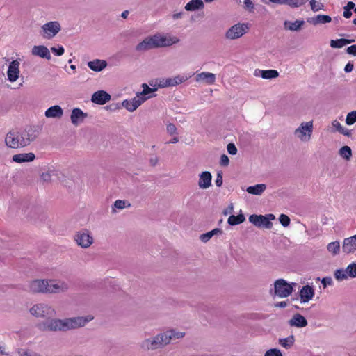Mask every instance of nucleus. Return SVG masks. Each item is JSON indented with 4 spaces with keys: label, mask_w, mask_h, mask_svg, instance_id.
<instances>
[{
    "label": "nucleus",
    "mask_w": 356,
    "mask_h": 356,
    "mask_svg": "<svg viewBox=\"0 0 356 356\" xmlns=\"http://www.w3.org/2000/svg\"><path fill=\"white\" fill-rule=\"evenodd\" d=\"M31 316L44 318L56 315V309L50 305L40 302L33 305L29 309ZM94 319L88 314L83 316H74L65 318H48L37 324V327L42 332H67L86 326Z\"/></svg>",
    "instance_id": "1"
},
{
    "label": "nucleus",
    "mask_w": 356,
    "mask_h": 356,
    "mask_svg": "<svg viewBox=\"0 0 356 356\" xmlns=\"http://www.w3.org/2000/svg\"><path fill=\"white\" fill-rule=\"evenodd\" d=\"M40 134L38 126L30 125L22 130H12L6 134L4 143L10 149H21L29 146Z\"/></svg>",
    "instance_id": "2"
},
{
    "label": "nucleus",
    "mask_w": 356,
    "mask_h": 356,
    "mask_svg": "<svg viewBox=\"0 0 356 356\" xmlns=\"http://www.w3.org/2000/svg\"><path fill=\"white\" fill-rule=\"evenodd\" d=\"M186 335V332L177 329L170 328L157 334L143 339L140 343V348L144 350H155L163 349L172 341L181 339Z\"/></svg>",
    "instance_id": "3"
},
{
    "label": "nucleus",
    "mask_w": 356,
    "mask_h": 356,
    "mask_svg": "<svg viewBox=\"0 0 356 356\" xmlns=\"http://www.w3.org/2000/svg\"><path fill=\"white\" fill-rule=\"evenodd\" d=\"M143 90L138 92L136 96L130 99H124L122 102V106L129 112H134L145 102L150 98L155 97L154 92L157 90L156 88H151L147 83L141 85Z\"/></svg>",
    "instance_id": "4"
},
{
    "label": "nucleus",
    "mask_w": 356,
    "mask_h": 356,
    "mask_svg": "<svg viewBox=\"0 0 356 356\" xmlns=\"http://www.w3.org/2000/svg\"><path fill=\"white\" fill-rule=\"evenodd\" d=\"M296 282H288L284 279H277L274 282L273 288L270 289L272 296L285 298L291 296L296 286Z\"/></svg>",
    "instance_id": "5"
},
{
    "label": "nucleus",
    "mask_w": 356,
    "mask_h": 356,
    "mask_svg": "<svg viewBox=\"0 0 356 356\" xmlns=\"http://www.w3.org/2000/svg\"><path fill=\"white\" fill-rule=\"evenodd\" d=\"M314 131L312 120L302 122L293 131V135L301 143H308L311 140Z\"/></svg>",
    "instance_id": "6"
},
{
    "label": "nucleus",
    "mask_w": 356,
    "mask_h": 356,
    "mask_svg": "<svg viewBox=\"0 0 356 356\" xmlns=\"http://www.w3.org/2000/svg\"><path fill=\"white\" fill-rule=\"evenodd\" d=\"M250 25L248 23H237L229 27L225 33L227 40H234L243 37L248 32Z\"/></svg>",
    "instance_id": "7"
},
{
    "label": "nucleus",
    "mask_w": 356,
    "mask_h": 356,
    "mask_svg": "<svg viewBox=\"0 0 356 356\" xmlns=\"http://www.w3.org/2000/svg\"><path fill=\"white\" fill-rule=\"evenodd\" d=\"M275 216L274 214L270 213L266 216L263 215H250L248 218L249 221L257 227H264L270 229L273 226L271 220H274Z\"/></svg>",
    "instance_id": "8"
},
{
    "label": "nucleus",
    "mask_w": 356,
    "mask_h": 356,
    "mask_svg": "<svg viewBox=\"0 0 356 356\" xmlns=\"http://www.w3.org/2000/svg\"><path fill=\"white\" fill-rule=\"evenodd\" d=\"M47 294L63 293L70 289L67 282L63 280L47 279Z\"/></svg>",
    "instance_id": "9"
},
{
    "label": "nucleus",
    "mask_w": 356,
    "mask_h": 356,
    "mask_svg": "<svg viewBox=\"0 0 356 356\" xmlns=\"http://www.w3.org/2000/svg\"><path fill=\"white\" fill-rule=\"evenodd\" d=\"M74 239L76 243L82 248H88L94 242L91 233L87 229H83L75 233Z\"/></svg>",
    "instance_id": "10"
},
{
    "label": "nucleus",
    "mask_w": 356,
    "mask_h": 356,
    "mask_svg": "<svg viewBox=\"0 0 356 356\" xmlns=\"http://www.w3.org/2000/svg\"><path fill=\"white\" fill-rule=\"evenodd\" d=\"M47 279H35L30 281L27 290L32 293L47 294Z\"/></svg>",
    "instance_id": "11"
},
{
    "label": "nucleus",
    "mask_w": 356,
    "mask_h": 356,
    "mask_svg": "<svg viewBox=\"0 0 356 356\" xmlns=\"http://www.w3.org/2000/svg\"><path fill=\"white\" fill-rule=\"evenodd\" d=\"M154 37L158 48L170 47L179 42V39L177 36L168 33H159L154 34Z\"/></svg>",
    "instance_id": "12"
},
{
    "label": "nucleus",
    "mask_w": 356,
    "mask_h": 356,
    "mask_svg": "<svg viewBox=\"0 0 356 356\" xmlns=\"http://www.w3.org/2000/svg\"><path fill=\"white\" fill-rule=\"evenodd\" d=\"M41 29L42 37L46 39H51L60 31V25L58 22L53 21L44 24Z\"/></svg>",
    "instance_id": "13"
},
{
    "label": "nucleus",
    "mask_w": 356,
    "mask_h": 356,
    "mask_svg": "<svg viewBox=\"0 0 356 356\" xmlns=\"http://www.w3.org/2000/svg\"><path fill=\"white\" fill-rule=\"evenodd\" d=\"M19 65L20 63L17 60H14L9 63L6 74L7 79L10 83H14L19 79L20 74Z\"/></svg>",
    "instance_id": "14"
},
{
    "label": "nucleus",
    "mask_w": 356,
    "mask_h": 356,
    "mask_svg": "<svg viewBox=\"0 0 356 356\" xmlns=\"http://www.w3.org/2000/svg\"><path fill=\"white\" fill-rule=\"evenodd\" d=\"M156 48L158 47L154 35L146 37L136 46V50L138 52H145Z\"/></svg>",
    "instance_id": "15"
},
{
    "label": "nucleus",
    "mask_w": 356,
    "mask_h": 356,
    "mask_svg": "<svg viewBox=\"0 0 356 356\" xmlns=\"http://www.w3.org/2000/svg\"><path fill=\"white\" fill-rule=\"evenodd\" d=\"M264 4L274 3L277 5H287L291 8L304 6L309 0H260Z\"/></svg>",
    "instance_id": "16"
},
{
    "label": "nucleus",
    "mask_w": 356,
    "mask_h": 356,
    "mask_svg": "<svg viewBox=\"0 0 356 356\" xmlns=\"http://www.w3.org/2000/svg\"><path fill=\"white\" fill-rule=\"evenodd\" d=\"M315 295V290L312 286L307 284L303 286L299 291L300 302L305 304L311 301Z\"/></svg>",
    "instance_id": "17"
},
{
    "label": "nucleus",
    "mask_w": 356,
    "mask_h": 356,
    "mask_svg": "<svg viewBox=\"0 0 356 356\" xmlns=\"http://www.w3.org/2000/svg\"><path fill=\"white\" fill-rule=\"evenodd\" d=\"M87 117L88 114L84 113L81 108H74L72 111L70 120L74 126L77 127L81 124Z\"/></svg>",
    "instance_id": "18"
},
{
    "label": "nucleus",
    "mask_w": 356,
    "mask_h": 356,
    "mask_svg": "<svg viewBox=\"0 0 356 356\" xmlns=\"http://www.w3.org/2000/svg\"><path fill=\"white\" fill-rule=\"evenodd\" d=\"M212 175L209 171H203L198 175L197 185L200 189L205 190L211 186Z\"/></svg>",
    "instance_id": "19"
},
{
    "label": "nucleus",
    "mask_w": 356,
    "mask_h": 356,
    "mask_svg": "<svg viewBox=\"0 0 356 356\" xmlns=\"http://www.w3.org/2000/svg\"><path fill=\"white\" fill-rule=\"evenodd\" d=\"M195 80L197 83L212 85L216 82V75L211 72H202L196 74Z\"/></svg>",
    "instance_id": "20"
},
{
    "label": "nucleus",
    "mask_w": 356,
    "mask_h": 356,
    "mask_svg": "<svg viewBox=\"0 0 356 356\" xmlns=\"http://www.w3.org/2000/svg\"><path fill=\"white\" fill-rule=\"evenodd\" d=\"M342 251L346 254H352L356 252V234L355 236L346 238L343 241Z\"/></svg>",
    "instance_id": "21"
},
{
    "label": "nucleus",
    "mask_w": 356,
    "mask_h": 356,
    "mask_svg": "<svg viewBox=\"0 0 356 356\" xmlns=\"http://www.w3.org/2000/svg\"><path fill=\"white\" fill-rule=\"evenodd\" d=\"M111 95L104 90L95 92L91 97V101L97 104L103 105L111 100Z\"/></svg>",
    "instance_id": "22"
},
{
    "label": "nucleus",
    "mask_w": 356,
    "mask_h": 356,
    "mask_svg": "<svg viewBox=\"0 0 356 356\" xmlns=\"http://www.w3.org/2000/svg\"><path fill=\"white\" fill-rule=\"evenodd\" d=\"M288 324L291 327L297 328H302L307 325L308 323L307 319L301 314H295L288 321Z\"/></svg>",
    "instance_id": "23"
},
{
    "label": "nucleus",
    "mask_w": 356,
    "mask_h": 356,
    "mask_svg": "<svg viewBox=\"0 0 356 356\" xmlns=\"http://www.w3.org/2000/svg\"><path fill=\"white\" fill-rule=\"evenodd\" d=\"M254 76L264 79H273L279 76V72L276 70L257 69L254 72Z\"/></svg>",
    "instance_id": "24"
},
{
    "label": "nucleus",
    "mask_w": 356,
    "mask_h": 356,
    "mask_svg": "<svg viewBox=\"0 0 356 356\" xmlns=\"http://www.w3.org/2000/svg\"><path fill=\"white\" fill-rule=\"evenodd\" d=\"M35 159V155L33 152L20 153L12 156V161L17 163L32 162Z\"/></svg>",
    "instance_id": "25"
},
{
    "label": "nucleus",
    "mask_w": 356,
    "mask_h": 356,
    "mask_svg": "<svg viewBox=\"0 0 356 356\" xmlns=\"http://www.w3.org/2000/svg\"><path fill=\"white\" fill-rule=\"evenodd\" d=\"M31 54L47 60L51 59V54L48 48L44 45H35L31 49Z\"/></svg>",
    "instance_id": "26"
},
{
    "label": "nucleus",
    "mask_w": 356,
    "mask_h": 356,
    "mask_svg": "<svg viewBox=\"0 0 356 356\" xmlns=\"http://www.w3.org/2000/svg\"><path fill=\"white\" fill-rule=\"evenodd\" d=\"M44 115L47 118H60L63 115V110L58 105H54L45 111Z\"/></svg>",
    "instance_id": "27"
},
{
    "label": "nucleus",
    "mask_w": 356,
    "mask_h": 356,
    "mask_svg": "<svg viewBox=\"0 0 356 356\" xmlns=\"http://www.w3.org/2000/svg\"><path fill=\"white\" fill-rule=\"evenodd\" d=\"M87 65L91 70L99 72L106 67L107 62L104 60L95 59L88 62Z\"/></svg>",
    "instance_id": "28"
},
{
    "label": "nucleus",
    "mask_w": 356,
    "mask_h": 356,
    "mask_svg": "<svg viewBox=\"0 0 356 356\" xmlns=\"http://www.w3.org/2000/svg\"><path fill=\"white\" fill-rule=\"evenodd\" d=\"M204 8V3L202 0H191L184 6V9L188 12H195Z\"/></svg>",
    "instance_id": "29"
},
{
    "label": "nucleus",
    "mask_w": 356,
    "mask_h": 356,
    "mask_svg": "<svg viewBox=\"0 0 356 356\" xmlns=\"http://www.w3.org/2000/svg\"><path fill=\"white\" fill-rule=\"evenodd\" d=\"M331 17L325 15H318L307 19V22L313 25L325 24L331 22Z\"/></svg>",
    "instance_id": "30"
},
{
    "label": "nucleus",
    "mask_w": 356,
    "mask_h": 356,
    "mask_svg": "<svg viewBox=\"0 0 356 356\" xmlns=\"http://www.w3.org/2000/svg\"><path fill=\"white\" fill-rule=\"evenodd\" d=\"M193 76V74H178L173 77H170V81L172 87L176 86L179 84H181L185 81H186L188 79H189Z\"/></svg>",
    "instance_id": "31"
},
{
    "label": "nucleus",
    "mask_w": 356,
    "mask_h": 356,
    "mask_svg": "<svg viewBox=\"0 0 356 356\" xmlns=\"http://www.w3.org/2000/svg\"><path fill=\"white\" fill-rule=\"evenodd\" d=\"M266 185L265 184H258L254 186H248L246 188V191L249 194L254 195H261L266 190Z\"/></svg>",
    "instance_id": "32"
},
{
    "label": "nucleus",
    "mask_w": 356,
    "mask_h": 356,
    "mask_svg": "<svg viewBox=\"0 0 356 356\" xmlns=\"http://www.w3.org/2000/svg\"><path fill=\"white\" fill-rule=\"evenodd\" d=\"M327 252L332 256L335 257L339 254L341 251V245L339 241H335L329 243L327 245Z\"/></svg>",
    "instance_id": "33"
},
{
    "label": "nucleus",
    "mask_w": 356,
    "mask_h": 356,
    "mask_svg": "<svg viewBox=\"0 0 356 356\" xmlns=\"http://www.w3.org/2000/svg\"><path fill=\"white\" fill-rule=\"evenodd\" d=\"M304 23L303 20H296L295 22L285 21L284 26L286 29L297 31L300 29Z\"/></svg>",
    "instance_id": "34"
},
{
    "label": "nucleus",
    "mask_w": 356,
    "mask_h": 356,
    "mask_svg": "<svg viewBox=\"0 0 356 356\" xmlns=\"http://www.w3.org/2000/svg\"><path fill=\"white\" fill-rule=\"evenodd\" d=\"M354 42V40L350 39H338V40H332L330 41V46L332 48H342L346 44H349Z\"/></svg>",
    "instance_id": "35"
},
{
    "label": "nucleus",
    "mask_w": 356,
    "mask_h": 356,
    "mask_svg": "<svg viewBox=\"0 0 356 356\" xmlns=\"http://www.w3.org/2000/svg\"><path fill=\"white\" fill-rule=\"evenodd\" d=\"M222 230L219 228H216L210 232H208L205 234H202L200 236V239L203 243L208 242L213 236L221 234Z\"/></svg>",
    "instance_id": "36"
},
{
    "label": "nucleus",
    "mask_w": 356,
    "mask_h": 356,
    "mask_svg": "<svg viewBox=\"0 0 356 356\" xmlns=\"http://www.w3.org/2000/svg\"><path fill=\"white\" fill-rule=\"evenodd\" d=\"M130 206L131 204L127 200H117L114 202L112 207V213H116V209L122 210L124 208L129 207Z\"/></svg>",
    "instance_id": "37"
},
{
    "label": "nucleus",
    "mask_w": 356,
    "mask_h": 356,
    "mask_svg": "<svg viewBox=\"0 0 356 356\" xmlns=\"http://www.w3.org/2000/svg\"><path fill=\"white\" fill-rule=\"evenodd\" d=\"M245 218L244 215L242 213H240L238 216L231 215L228 218L227 222L230 225L233 226V225H239V224L245 221Z\"/></svg>",
    "instance_id": "38"
},
{
    "label": "nucleus",
    "mask_w": 356,
    "mask_h": 356,
    "mask_svg": "<svg viewBox=\"0 0 356 356\" xmlns=\"http://www.w3.org/2000/svg\"><path fill=\"white\" fill-rule=\"evenodd\" d=\"M149 85L153 86L154 87L153 88H156L157 89H158V88H167V87H172L169 78L161 79L157 80L156 81L157 87H155L156 85H153L152 82H149Z\"/></svg>",
    "instance_id": "39"
},
{
    "label": "nucleus",
    "mask_w": 356,
    "mask_h": 356,
    "mask_svg": "<svg viewBox=\"0 0 356 356\" xmlns=\"http://www.w3.org/2000/svg\"><path fill=\"white\" fill-rule=\"evenodd\" d=\"M339 155L345 159L346 161H349L352 156V150L348 146H343L339 149Z\"/></svg>",
    "instance_id": "40"
},
{
    "label": "nucleus",
    "mask_w": 356,
    "mask_h": 356,
    "mask_svg": "<svg viewBox=\"0 0 356 356\" xmlns=\"http://www.w3.org/2000/svg\"><path fill=\"white\" fill-rule=\"evenodd\" d=\"M294 343L293 336H289L286 338L280 339L279 343L285 348H289Z\"/></svg>",
    "instance_id": "41"
},
{
    "label": "nucleus",
    "mask_w": 356,
    "mask_h": 356,
    "mask_svg": "<svg viewBox=\"0 0 356 356\" xmlns=\"http://www.w3.org/2000/svg\"><path fill=\"white\" fill-rule=\"evenodd\" d=\"M309 5L312 10L314 13L324 10L323 3L316 0H310Z\"/></svg>",
    "instance_id": "42"
},
{
    "label": "nucleus",
    "mask_w": 356,
    "mask_h": 356,
    "mask_svg": "<svg viewBox=\"0 0 356 356\" xmlns=\"http://www.w3.org/2000/svg\"><path fill=\"white\" fill-rule=\"evenodd\" d=\"M334 276L338 281L346 280L348 278V275L346 273V270L343 268L337 269L334 271Z\"/></svg>",
    "instance_id": "43"
},
{
    "label": "nucleus",
    "mask_w": 356,
    "mask_h": 356,
    "mask_svg": "<svg viewBox=\"0 0 356 356\" xmlns=\"http://www.w3.org/2000/svg\"><path fill=\"white\" fill-rule=\"evenodd\" d=\"M346 273L348 277L355 278L356 277V263L353 262L350 264L346 268H345Z\"/></svg>",
    "instance_id": "44"
},
{
    "label": "nucleus",
    "mask_w": 356,
    "mask_h": 356,
    "mask_svg": "<svg viewBox=\"0 0 356 356\" xmlns=\"http://www.w3.org/2000/svg\"><path fill=\"white\" fill-rule=\"evenodd\" d=\"M356 122V111L349 112L346 118V123L347 125H353Z\"/></svg>",
    "instance_id": "45"
},
{
    "label": "nucleus",
    "mask_w": 356,
    "mask_h": 356,
    "mask_svg": "<svg viewBox=\"0 0 356 356\" xmlns=\"http://www.w3.org/2000/svg\"><path fill=\"white\" fill-rule=\"evenodd\" d=\"M279 221L283 227H287L290 225L291 220L288 216L281 214L279 217Z\"/></svg>",
    "instance_id": "46"
},
{
    "label": "nucleus",
    "mask_w": 356,
    "mask_h": 356,
    "mask_svg": "<svg viewBox=\"0 0 356 356\" xmlns=\"http://www.w3.org/2000/svg\"><path fill=\"white\" fill-rule=\"evenodd\" d=\"M264 356H282V354L279 349L272 348L267 350Z\"/></svg>",
    "instance_id": "47"
},
{
    "label": "nucleus",
    "mask_w": 356,
    "mask_h": 356,
    "mask_svg": "<svg viewBox=\"0 0 356 356\" xmlns=\"http://www.w3.org/2000/svg\"><path fill=\"white\" fill-rule=\"evenodd\" d=\"M244 7L246 10L250 12H252L254 10V4L252 0H243Z\"/></svg>",
    "instance_id": "48"
},
{
    "label": "nucleus",
    "mask_w": 356,
    "mask_h": 356,
    "mask_svg": "<svg viewBox=\"0 0 356 356\" xmlns=\"http://www.w3.org/2000/svg\"><path fill=\"white\" fill-rule=\"evenodd\" d=\"M321 284L323 285V287L325 289L328 286L333 285V280L330 277H325L321 280Z\"/></svg>",
    "instance_id": "49"
},
{
    "label": "nucleus",
    "mask_w": 356,
    "mask_h": 356,
    "mask_svg": "<svg viewBox=\"0 0 356 356\" xmlns=\"http://www.w3.org/2000/svg\"><path fill=\"white\" fill-rule=\"evenodd\" d=\"M51 51L56 55V56H62L64 52L65 49L62 46H59L58 48L56 47H51Z\"/></svg>",
    "instance_id": "50"
},
{
    "label": "nucleus",
    "mask_w": 356,
    "mask_h": 356,
    "mask_svg": "<svg viewBox=\"0 0 356 356\" xmlns=\"http://www.w3.org/2000/svg\"><path fill=\"white\" fill-rule=\"evenodd\" d=\"M332 126L334 128V131H337L338 132L343 131V126L337 120H334L332 122Z\"/></svg>",
    "instance_id": "51"
},
{
    "label": "nucleus",
    "mask_w": 356,
    "mask_h": 356,
    "mask_svg": "<svg viewBox=\"0 0 356 356\" xmlns=\"http://www.w3.org/2000/svg\"><path fill=\"white\" fill-rule=\"evenodd\" d=\"M227 152L232 155H236L237 154V148L233 143H229L227 147Z\"/></svg>",
    "instance_id": "52"
},
{
    "label": "nucleus",
    "mask_w": 356,
    "mask_h": 356,
    "mask_svg": "<svg viewBox=\"0 0 356 356\" xmlns=\"http://www.w3.org/2000/svg\"><path fill=\"white\" fill-rule=\"evenodd\" d=\"M167 131L170 135H175L177 134V128L174 124L170 123L166 127Z\"/></svg>",
    "instance_id": "53"
},
{
    "label": "nucleus",
    "mask_w": 356,
    "mask_h": 356,
    "mask_svg": "<svg viewBox=\"0 0 356 356\" xmlns=\"http://www.w3.org/2000/svg\"><path fill=\"white\" fill-rule=\"evenodd\" d=\"M220 163L222 166H227L229 163V159L228 156L225 154H222L220 156Z\"/></svg>",
    "instance_id": "54"
},
{
    "label": "nucleus",
    "mask_w": 356,
    "mask_h": 356,
    "mask_svg": "<svg viewBox=\"0 0 356 356\" xmlns=\"http://www.w3.org/2000/svg\"><path fill=\"white\" fill-rule=\"evenodd\" d=\"M184 13L183 11L175 12L171 15V17L174 20H177L183 18Z\"/></svg>",
    "instance_id": "55"
},
{
    "label": "nucleus",
    "mask_w": 356,
    "mask_h": 356,
    "mask_svg": "<svg viewBox=\"0 0 356 356\" xmlns=\"http://www.w3.org/2000/svg\"><path fill=\"white\" fill-rule=\"evenodd\" d=\"M223 183V179L222 173H218L216 179L215 180V184L218 187H220L222 185Z\"/></svg>",
    "instance_id": "56"
},
{
    "label": "nucleus",
    "mask_w": 356,
    "mask_h": 356,
    "mask_svg": "<svg viewBox=\"0 0 356 356\" xmlns=\"http://www.w3.org/2000/svg\"><path fill=\"white\" fill-rule=\"evenodd\" d=\"M346 53L350 55L356 56V44L348 47L346 49Z\"/></svg>",
    "instance_id": "57"
},
{
    "label": "nucleus",
    "mask_w": 356,
    "mask_h": 356,
    "mask_svg": "<svg viewBox=\"0 0 356 356\" xmlns=\"http://www.w3.org/2000/svg\"><path fill=\"white\" fill-rule=\"evenodd\" d=\"M9 353L7 351V348L3 343H0V355H8Z\"/></svg>",
    "instance_id": "58"
},
{
    "label": "nucleus",
    "mask_w": 356,
    "mask_h": 356,
    "mask_svg": "<svg viewBox=\"0 0 356 356\" xmlns=\"http://www.w3.org/2000/svg\"><path fill=\"white\" fill-rule=\"evenodd\" d=\"M234 211V206L233 204H230L228 207L223 211L224 215L227 216L228 214H230Z\"/></svg>",
    "instance_id": "59"
},
{
    "label": "nucleus",
    "mask_w": 356,
    "mask_h": 356,
    "mask_svg": "<svg viewBox=\"0 0 356 356\" xmlns=\"http://www.w3.org/2000/svg\"><path fill=\"white\" fill-rule=\"evenodd\" d=\"M287 305H288L287 301H281V302H278L275 304V307H280V308H284V307H287Z\"/></svg>",
    "instance_id": "60"
},
{
    "label": "nucleus",
    "mask_w": 356,
    "mask_h": 356,
    "mask_svg": "<svg viewBox=\"0 0 356 356\" xmlns=\"http://www.w3.org/2000/svg\"><path fill=\"white\" fill-rule=\"evenodd\" d=\"M50 177H51V175H50V173L49 172H44L42 175V179L44 181H49L50 180Z\"/></svg>",
    "instance_id": "61"
},
{
    "label": "nucleus",
    "mask_w": 356,
    "mask_h": 356,
    "mask_svg": "<svg viewBox=\"0 0 356 356\" xmlns=\"http://www.w3.org/2000/svg\"><path fill=\"white\" fill-rule=\"evenodd\" d=\"M353 64L348 63L345 66L344 71L346 72H350L353 70Z\"/></svg>",
    "instance_id": "62"
},
{
    "label": "nucleus",
    "mask_w": 356,
    "mask_h": 356,
    "mask_svg": "<svg viewBox=\"0 0 356 356\" xmlns=\"http://www.w3.org/2000/svg\"><path fill=\"white\" fill-rule=\"evenodd\" d=\"M343 17L345 18H350L352 15V12L350 10H348V9H346L344 8V10H343Z\"/></svg>",
    "instance_id": "63"
},
{
    "label": "nucleus",
    "mask_w": 356,
    "mask_h": 356,
    "mask_svg": "<svg viewBox=\"0 0 356 356\" xmlns=\"http://www.w3.org/2000/svg\"><path fill=\"white\" fill-rule=\"evenodd\" d=\"M355 6V5L353 2L349 1L348 2L347 5L344 7V8L351 10L352 9H354Z\"/></svg>",
    "instance_id": "64"
}]
</instances>
